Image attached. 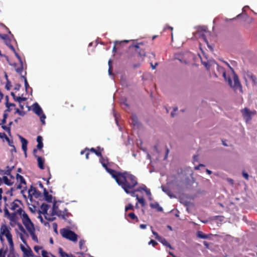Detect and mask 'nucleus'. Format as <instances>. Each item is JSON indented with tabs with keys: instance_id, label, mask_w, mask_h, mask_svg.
Masks as SVG:
<instances>
[{
	"instance_id": "obj_1",
	"label": "nucleus",
	"mask_w": 257,
	"mask_h": 257,
	"mask_svg": "<svg viewBox=\"0 0 257 257\" xmlns=\"http://www.w3.org/2000/svg\"><path fill=\"white\" fill-rule=\"evenodd\" d=\"M100 162L102 166L105 168L106 171L115 179L118 185L121 186L125 192H128V188H134L138 184L136 177L130 173L127 172L123 173L116 172L107 168V159H105L101 157Z\"/></svg>"
},
{
	"instance_id": "obj_9",
	"label": "nucleus",
	"mask_w": 257,
	"mask_h": 257,
	"mask_svg": "<svg viewBox=\"0 0 257 257\" xmlns=\"http://www.w3.org/2000/svg\"><path fill=\"white\" fill-rule=\"evenodd\" d=\"M20 237L22 241L25 244V245L21 244L20 248L22 252H23L24 257H31L33 255V253L31 248L26 244V241L24 239V236L21 233L20 235Z\"/></svg>"
},
{
	"instance_id": "obj_37",
	"label": "nucleus",
	"mask_w": 257,
	"mask_h": 257,
	"mask_svg": "<svg viewBox=\"0 0 257 257\" xmlns=\"http://www.w3.org/2000/svg\"><path fill=\"white\" fill-rule=\"evenodd\" d=\"M6 105L7 107L8 108L7 111H11V108H10L11 107L15 106V104L11 103H9V102H6Z\"/></svg>"
},
{
	"instance_id": "obj_52",
	"label": "nucleus",
	"mask_w": 257,
	"mask_h": 257,
	"mask_svg": "<svg viewBox=\"0 0 257 257\" xmlns=\"http://www.w3.org/2000/svg\"><path fill=\"white\" fill-rule=\"evenodd\" d=\"M43 147V143H38L37 148L39 150L41 149Z\"/></svg>"
},
{
	"instance_id": "obj_5",
	"label": "nucleus",
	"mask_w": 257,
	"mask_h": 257,
	"mask_svg": "<svg viewBox=\"0 0 257 257\" xmlns=\"http://www.w3.org/2000/svg\"><path fill=\"white\" fill-rule=\"evenodd\" d=\"M11 230L12 228L8 225L2 224L0 227V240L4 242L6 239L9 244L10 250L13 251L14 250V243Z\"/></svg>"
},
{
	"instance_id": "obj_60",
	"label": "nucleus",
	"mask_w": 257,
	"mask_h": 257,
	"mask_svg": "<svg viewBox=\"0 0 257 257\" xmlns=\"http://www.w3.org/2000/svg\"><path fill=\"white\" fill-rule=\"evenodd\" d=\"M11 94L13 96L14 99L16 101L17 97L15 95V93L12 92H11Z\"/></svg>"
},
{
	"instance_id": "obj_53",
	"label": "nucleus",
	"mask_w": 257,
	"mask_h": 257,
	"mask_svg": "<svg viewBox=\"0 0 257 257\" xmlns=\"http://www.w3.org/2000/svg\"><path fill=\"white\" fill-rule=\"evenodd\" d=\"M16 113H18L20 115H23V112L22 111L20 110L18 108L16 109Z\"/></svg>"
},
{
	"instance_id": "obj_47",
	"label": "nucleus",
	"mask_w": 257,
	"mask_h": 257,
	"mask_svg": "<svg viewBox=\"0 0 257 257\" xmlns=\"http://www.w3.org/2000/svg\"><path fill=\"white\" fill-rule=\"evenodd\" d=\"M149 244H152L153 246H155L156 244H157V242L154 240H151L149 242Z\"/></svg>"
},
{
	"instance_id": "obj_10",
	"label": "nucleus",
	"mask_w": 257,
	"mask_h": 257,
	"mask_svg": "<svg viewBox=\"0 0 257 257\" xmlns=\"http://www.w3.org/2000/svg\"><path fill=\"white\" fill-rule=\"evenodd\" d=\"M20 218H21L23 224L25 226L28 232L32 231V230L35 229L34 224L27 213L23 214V215Z\"/></svg>"
},
{
	"instance_id": "obj_49",
	"label": "nucleus",
	"mask_w": 257,
	"mask_h": 257,
	"mask_svg": "<svg viewBox=\"0 0 257 257\" xmlns=\"http://www.w3.org/2000/svg\"><path fill=\"white\" fill-rule=\"evenodd\" d=\"M7 117V115L6 113H5L4 114V118L2 120V124H4L6 122Z\"/></svg>"
},
{
	"instance_id": "obj_64",
	"label": "nucleus",
	"mask_w": 257,
	"mask_h": 257,
	"mask_svg": "<svg viewBox=\"0 0 257 257\" xmlns=\"http://www.w3.org/2000/svg\"><path fill=\"white\" fill-rule=\"evenodd\" d=\"M200 166H203L202 164H200L199 166H197L195 167V169L196 170L199 169V167H200Z\"/></svg>"
},
{
	"instance_id": "obj_61",
	"label": "nucleus",
	"mask_w": 257,
	"mask_h": 257,
	"mask_svg": "<svg viewBox=\"0 0 257 257\" xmlns=\"http://www.w3.org/2000/svg\"><path fill=\"white\" fill-rule=\"evenodd\" d=\"M140 226L141 229H145L147 227V225L145 224H141Z\"/></svg>"
},
{
	"instance_id": "obj_44",
	"label": "nucleus",
	"mask_w": 257,
	"mask_h": 257,
	"mask_svg": "<svg viewBox=\"0 0 257 257\" xmlns=\"http://www.w3.org/2000/svg\"><path fill=\"white\" fill-rule=\"evenodd\" d=\"M128 216L133 219H137V217L134 213H130L128 214Z\"/></svg>"
},
{
	"instance_id": "obj_32",
	"label": "nucleus",
	"mask_w": 257,
	"mask_h": 257,
	"mask_svg": "<svg viewBox=\"0 0 257 257\" xmlns=\"http://www.w3.org/2000/svg\"><path fill=\"white\" fill-rule=\"evenodd\" d=\"M6 78L7 80V83L6 84L5 87L7 90H10L11 87V84L10 81L8 79V76L7 74L5 75Z\"/></svg>"
},
{
	"instance_id": "obj_8",
	"label": "nucleus",
	"mask_w": 257,
	"mask_h": 257,
	"mask_svg": "<svg viewBox=\"0 0 257 257\" xmlns=\"http://www.w3.org/2000/svg\"><path fill=\"white\" fill-rule=\"evenodd\" d=\"M61 235L73 242H76L77 240V235L73 231L68 229L63 228L60 230Z\"/></svg>"
},
{
	"instance_id": "obj_27",
	"label": "nucleus",
	"mask_w": 257,
	"mask_h": 257,
	"mask_svg": "<svg viewBox=\"0 0 257 257\" xmlns=\"http://www.w3.org/2000/svg\"><path fill=\"white\" fill-rule=\"evenodd\" d=\"M127 191L128 192H125L126 193L130 194L132 196L136 197L137 195L136 194V192H138L137 189L134 190H133V188H128Z\"/></svg>"
},
{
	"instance_id": "obj_26",
	"label": "nucleus",
	"mask_w": 257,
	"mask_h": 257,
	"mask_svg": "<svg viewBox=\"0 0 257 257\" xmlns=\"http://www.w3.org/2000/svg\"><path fill=\"white\" fill-rule=\"evenodd\" d=\"M85 241L83 239H81L79 241V247L80 249H81L83 251H86V247L84 246Z\"/></svg>"
},
{
	"instance_id": "obj_40",
	"label": "nucleus",
	"mask_w": 257,
	"mask_h": 257,
	"mask_svg": "<svg viewBox=\"0 0 257 257\" xmlns=\"http://www.w3.org/2000/svg\"><path fill=\"white\" fill-rule=\"evenodd\" d=\"M14 52L16 56L17 57V58L19 60V61L20 63H22V62H23V61L22 60V58L20 56V55L16 51H15Z\"/></svg>"
},
{
	"instance_id": "obj_38",
	"label": "nucleus",
	"mask_w": 257,
	"mask_h": 257,
	"mask_svg": "<svg viewBox=\"0 0 257 257\" xmlns=\"http://www.w3.org/2000/svg\"><path fill=\"white\" fill-rule=\"evenodd\" d=\"M108 65H109V69H108V73L109 75H111V71H112V65H111V60H109L108 61Z\"/></svg>"
},
{
	"instance_id": "obj_57",
	"label": "nucleus",
	"mask_w": 257,
	"mask_h": 257,
	"mask_svg": "<svg viewBox=\"0 0 257 257\" xmlns=\"http://www.w3.org/2000/svg\"><path fill=\"white\" fill-rule=\"evenodd\" d=\"M227 181L231 184L232 185L233 183V180L230 178H227Z\"/></svg>"
},
{
	"instance_id": "obj_28",
	"label": "nucleus",
	"mask_w": 257,
	"mask_h": 257,
	"mask_svg": "<svg viewBox=\"0 0 257 257\" xmlns=\"http://www.w3.org/2000/svg\"><path fill=\"white\" fill-rule=\"evenodd\" d=\"M44 196L46 200H47L48 202H51L52 197L51 195L48 194V193L46 192L44 193Z\"/></svg>"
},
{
	"instance_id": "obj_45",
	"label": "nucleus",
	"mask_w": 257,
	"mask_h": 257,
	"mask_svg": "<svg viewBox=\"0 0 257 257\" xmlns=\"http://www.w3.org/2000/svg\"><path fill=\"white\" fill-rule=\"evenodd\" d=\"M152 232L153 234L155 236V237L156 239L159 240L161 238V237H160L159 236L158 233L154 231L153 229H152Z\"/></svg>"
},
{
	"instance_id": "obj_50",
	"label": "nucleus",
	"mask_w": 257,
	"mask_h": 257,
	"mask_svg": "<svg viewBox=\"0 0 257 257\" xmlns=\"http://www.w3.org/2000/svg\"><path fill=\"white\" fill-rule=\"evenodd\" d=\"M0 257H5V253L3 249H0Z\"/></svg>"
},
{
	"instance_id": "obj_42",
	"label": "nucleus",
	"mask_w": 257,
	"mask_h": 257,
	"mask_svg": "<svg viewBox=\"0 0 257 257\" xmlns=\"http://www.w3.org/2000/svg\"><path fill=\"white\" fill-rule=\"evenodd\" d=\"M133 208H134L132 204H130L129 205H128L127 206H126L125 207V211H127L128 210L133 209Z\"/></svg>"
},
{
	"instance_id": "obj_33",
	"label": "nucleus",
	"mask_w": 257,
	"mask_h": 257,
	"mask_svg": "<svg viewBox=\"0 0 257 257\" xmlns=\"http://www.w3.org/2000/svg\"><path fill=\"white\" fill-rule=\"evenodd\" d=\"M128 42V40H124L123 41H115L114 42V46H113V52H115L116 51V45L117 44H120V43H122V42L127 43Z\"/></svg>"
},
{
	"instance_id": "obj_11",
	"label": "nucleus",
	"mask_w": 257,
	"mask_h": 257,
	"mask_svg": "<svg viewBox=\"0 0 257 257\" xmlns=\"http://www.w3.org/2000/svg\"><path fill=\"white\" fill-rule=\"evenodd\" d=\"M33 111L39 116L40 120L43 125L45 124V119L46 118L45 114L44 113L42 108L37 103H35L33 105Z\"/></svg>"
},
{
	"instance_id": "obj_4",
	"label": "nucleus",
	"mask_w": 257,
	"mask_h": 257,
	"mask_svg": "<svg viewBox=\"0 0 257 257\" xmlns=\"http://www.w3.org/2000/svg\"><path fill=\"white\" fill-rule=\"evenodd\" d=\"M227 71V82L230 88L236 93H243L242 85L239 80L237 74L234 72L233 69L227 62H226V71Z\"/></svg>"
},
{
	"instance_id": "obj_34",
	"label": "nucleus",
	"mask_w": 257,
	"mask_h": 257,
	"mask_svg": "<svg viewBox=\"0 0 257 257\" xmlns=\"http://www.w3.org/2000/svg\"><path fill=\"white\" fill-rule=\"evenodd\" d=\"M6 140L8 142V144H9V146L10 147H13V150L16 151V148L14 146V145H13V141H11L8 137H6Z\"/></svg>"
},
{
	"instance_id": "obj_20",
	"label": "nucleus",
	"mask_w": 257,
	"mask_h": 257,
	"mask_svg": "<svg viewBox=\"0 0 257 257\" xmlns=\"http://www.w3.org/2000/svg\"><path fill=\"white\" fill-rule=\"evenodd\" d=\"M150 206L153 208H155V209H156L157 211H163V208L162 207H161L159 204H158V203L157 202H155V203H151L150 204Z\"/></svg>"
},
{
	"instance_id": "obj_35",
	"label": "nucleus",
	"mask_w": 257,
	"mask_h": 257,
	"mask_svg": "<svg viewBox=\"0 0 257 257\" xmlns=\"http://www.w3.org/2000/svg\"><path fill=\"white\" fill-rule=\"evenodd\" d=\"M22 77L23 78H24V79L25 89H26V90L27 91L28 88L29 87V84L28 83L27 78H26V77L25 76H22Z\"/></svg>"
},
{
	"instance_id": "obj_55",
	"label": "nucleus",
	"mask_w": 257,
	"mask_h": 257,
	"mask_svg": "<svg viewBox=\"0 0 257 257\" xmlns=\"http://www.w3.org/2000/svg\"><path fill=\"white\" fill-rule=\"evenodd\" d=\"M57 224L56 223H53V227L54 228V231L57 233Z\"/></svg>"
},
{
	"instance_id": "obj_39",
	"label": "nucleus",
	"mask_w": 257,
	"mask_h": 257,
	"mask_svg": "<svg viewBox=\"0 0 257 257\" xmlns=\"http://www.w3.org/2000/svg\"><path fill=\"white\" fill-rule=\"evenodd\" d=\"M103 150V149H100V148H98V150H96V151L95 152V154L97 156H101V151Z\"/></svg>"
},
{
	"instance_id": "obj_22",
	"label": "nucleus",
	"mask_w": 257,
	"mask_h": 257,
	"mask_svg": "<svg viewBox=\"0 0 257 257\" xmlns=\"http://www.w3.org/2000/svg\"><path fill=\"white\" fill-rule=\"evenodd\" d=\"M136 199L138 202L140 203L142 207H144L145 205V200L144 197H140L138 195H136Z\"/></svg>"
},
{
	"instance_id": "obj_6",
	"label": "nucleus",
	"mask_w": 257,
	"mask_h": 257,
	"mask_svg": "<svg viewBox=\"0 0 257 257\" xmlns=\"http://www.w3.org/2000/svg\"><path fill=\"white\" fill-rule=\"evenodd\" d=\"M4 213L5 216L9 220L11 226L14 227L18 224L19 217H20L19 214L14 212L10 213L7 208L4 209Z\"/></svg>"
},
{
	"instance_id": "obj_62",
	"label": "nucleus",
	"mask_w": 257,
	"mask_h": 257,
	"mask_svg": "<svg viewBox=\"0 0 257 257\" xmlns=\"http://www.w3.org/2000/svg\"><path fill=\"white\" fill-rule=\"evenodd\" d=\"M167 28H168V29H170L171 31L173 30V28L171 27H170V26H166L165 28H164V29L165 30H166Z\"/></svg>"
},
{
	"instance_id": "obj_23",
	"label": "nucleus",
	"mask_w": 257,
	"mask_h": 257,
	"mask_svg": "<svg viewBox=\"0 0 257 257\" xmlns=\"http://www.w3.org/2000/svg\"><path fill=\"white\" fill-rule=\"evenodd\" d=\"M20 65L19 67L16 68L15 70H16V72L18 73L21 75V76H23L22 75V72H23V67H24L23 63V62H22V63H20Z\"/></svg>"
},
{
	"instance_id": "obj_16",
	"label": "nucleus",
	"mask_w": 257,
	"mask_h": 257,
	"mask_svg": "<svg viewBox=\"0 0 257 257\" xmlns=\"http://www.w3.org/2000/svg\"><path fill=\"white\" fill-rule=\"evenodd\" d=\"M11 179L8 178V177L7 176H4L3 177V180L5 184L11 186L13 184L14 182L13 181L12 176H11Z\"/></svg>"
},
{
	"instance_id": "obj_7",
	"label": "nucleus",
	"mask_w": 257,
	"mask_h": 257,
	"mask_svg": "<svg viewBox=\"0 0 257 257\" xmlns=\"http://www.w3.org/2000/svg\"><path fill=\"white\" fill-rule=\"evenodd\" d=\"M23 204L19 200H15L12 203H11L10 206V209L14 212L17 213L19 214L21 217L23 214L26 213L25 211L22 208Z\"/></svg>"
},
{
	"instance_id": "obj_51",
	"label": "nucleus",
	"mask_w": 257,
	"mask_h": 257,
	"mask_svg": "<svg viewBox=\"0 0 257 257\" xmlns=\"http://www.w3.org/2000/svg\"><path fill=\"white\" fill-rule=\"evenodd\" d=\"M19 229L21 231L23 232L24 233L25 232V230L24 228L23 227V226L21 224H19Z\"/></svg>"
},
{
	"instance_id": "obj_12",
	"label": "nucleus",
	"mask_w": 257,
	"mask_h": 257,
	"mask_svg": "<svg viewBox=\"0 0 257 257\" xmlns=\"http://www.w3.org/2000/svg\"><path fill=\"white\" fill-rule=\"evenodd\" d=\"M241 112L243 117L246 118L247 120L250 119L251 115L253 114L252 111H251L248 108L246 107L241 109Z\"/></svg>"
},
{
	"instance_id": "obj_17",
	"label": "nucleus",
	"mask_w": 257,
	"mask_h": 257,
	"mask_svg": "<svg viewBox=\"0 0 257 257\" xmlns=\"http://www.w3.org/2000/svg\"><path fill=\"white\" fill-rule=\"evenodd\" d=\"M162 190L165 192L170 198H174L175 196L171 192L167 186H162Z\"/></svg>"
},
{
	"instance_id": "obj_63",
	"label": "nucleus",
	"mask_w": 257,
	"mask_h": 257,
	"mask_svg": "<svg viewBox=\"0 0 257 257\" xmlns=\"http://www.w3.org/2000/svg\"><path fill=\"white\" fill-rule=\"evenodd\" d=\"M3 94L2 92H0V101H1V100L3 99Z\"/></svg>"
},
{
	"instance_id": "obj_25",
	"label": "nucleus",
	"mask_w": 257,
	"mask_h": 257,
	"mask_svg": "<svg viewBox=\"0 0 257 257\" xmlns=\"http://www.w3.org/2000/svg\"><path fill=\"white\" fill-rule=\"evenodd\" d=\"M158 240L160 242H161L163 245L168 246L170 248H171L170 244L168 242V241L165 238L161 237Z\"/></svg>"
},
{
	"instance_id": "obj_18",
	"label": "nucleus",
	"mask_w": 257,
	"mask_h": 257,
	"mask_svg": "<svg viewBox=\"0 0 257 257\" xmlns=\"http://www.w3.org/2000/svg\"><path fill=\"white\" fill-rule=\"evenodd\" d=\"M37 158V161L38 164V166L41 169H44V160L41 157L36 156Z\"/></svg>"
},
{
	"instance_id": "obj_30",
	"label": "nucleus",
	"mask_w": 257,
	"mask_h": 257,
	"mask_svg": "<svg viewBox=\"0 0 257 257\" xmlns=\"http://www.w3.org/2000/svg\"><path fill=\"white\" fill-rule=\"evenodd\" d=\"M41 255H42L43 257H55L51 253L48 252L46 250L43 251V253Z\"/></svg>"
},
{
	"instance_id": "obj_31",
	"label": "nucleus",
	"mask_w": 257,
	"mask_h": 257,
	"mask_svg": "<svg viewBox=\"0 0 257 257\" xmlns=\"http://www.w3.org/2000/svg\"><path fill=\"white\" fill-rule=\"evenodd\" d=\"M247 75L250 78V79L252 80V82L254 84H255L256 83V77L254 75H253L252 73H251L248 74Z\"/></svg>"
},
{
	"instance_id": "obj_19",
	"label": "nucleus",
	"mask_w": 257,
	"mask_h": 257,
	"mask_svg": "<svg viewBox=\"0 0 257 257\" xmlns=\"http://www.w3.org/2000/svg\"><path fill=\"white\" fill-rule=\"evenodd\" d=\"M34 249L38 255L42 254L43 253V251H45V250L43 249L42 247L39 245H35L34 247Z\"/></svg>"
},
{
	"instance_id": "obj_36",
	"label": "nucleus",
	"mask_w": 257,
	"mask_h": 257,
	"mask_svg": "<svg viewBox=\"0 0 257 257\" xmlns=\"http://www.w3.org/2000/svg\"><path fill=\"white\" fill-rule=\"evenodd\" d=\"M197 236L200 238H206L207 237V235L203 233L201 231H198L197 233Z\"/></svg>"
},
{
	"instance_id": "obj_46",
	"label": "nucleus",
	"mask_w": 257,
	"mask_h": 257,
	"mask_svg": "<svg viewBox=\"0 0 257 257\" xmlns=\"http://www.w3.org/2000/svg\"><path fill=\"white\" fill-rule=\"evenodd\" d=\"M37 141L38 142V143H43L42 141H43V138L42 137L39 136L37 137Z\"/></svg>"
},
{
	"instance_id": "obj_14",
	"label": "nucleus",
	"mask_w": 257,
	"mask_h": 257,
	"mask_svg": "<svg viewBox=\"0 0 257 257\" xmlns=\"http://www.w3.org/2000/svg\"><path fill=\"white\" fill-rule=\"evenodd\" d=\"M19 138L20 139V141L22 143V149L24 151L25 156H27L28 141H27V140H26L25 138H24L21 136H19Z\"/></svg>"
},
{
	"instance_id": "obj_48",
	"label": "nucleus",
	"mask_w": 257,
	"mask_h": 257,
	"mask_svg": "<svg viewBox=\"0 0 257 257\" xmlns=\"http://www.w3.org/2000/svg\"><path fill=\"white\" fill-rule=\"evenodd\" d=\"M202 62L203 64L206 67V68L207 69H209V67H210L209 63L206 62H205V61L204 62L202 61Z\"/></svg>"
},
{
	"instance_id": "obj_29",
	"label": "nucleus",
	"mask_w": 257,
	"mask_h": 257,
	"mask_svg": "<svg viewBox=\"0 0 257 257\" xmlns=\"http://www.w3.org/2000/svg\"><path fill=\"white\" fill-rule=\"evenodd\" d=\"M216 67L218 71L220 72L223 78H225V70L223 67H219L218 65L216 64Z\"/></svg>"
},
{
	"instance_id": "obj_41",
	"label": "nucleus",
	"mask_w": 257,
	"mask_h": 257,
	"mask_svg": "<svg viewBox=\"0 0 257 257\" xmlns=\"http://www.w3.org/2000/svg\"><path fill=\"white\" fill-rule=\"evenodd\" d=\"M242 176L246 179V180H248V178H249V175L248 174L244 172V171H243L242 172Z\"/></svg>"
},
{
	"instance_id": "obj_21",
	"label": "nucleus",
	"mask_w": 257,
	"mask_h": 257,
	"mask_svg": "<svg viewBox=\"0 0 257 257\" xmlns=\"http://www.w3.org/2000/svg\"><path fill=\"white\" fill-rule=\"evenodd\" d=\"M31 235L32 239L35 242L38 243V239L37 236L35 234V229L34 230H32V231L28 232Z\"/></svg>"
},
{
	"instance_id": "obj_58",
	"label": "nucleus",
	"mask_w": 257,
	"mask_h": 257,
	"mask_svg": "<svg viewBox=\"0 0 257 257\" xmlns=\"http://www.w3.org/2000/svg\"><path fill=\"white\" fill-rule=\"evenodd\" d=\"M21 85L19 84H16L15 87V89L16 90H19L20 88Z\"/></svg>"
},
{
	"instance_id": "obj_2",
	"label": "nucleus",
	"mask_w": 257,
	"mask_h": 257,
	"mask_svg": "<svg viewBox=\"0 0 257 257\" xmlns=\"http://www.w3.org/2000/svg\"><path fill=\"white\" fill-rule=\"evenodd\" d=\"M39 212L40 215L38 216V218L41 222H44L45 226H46L47 222L43 221L41 214H43L45 218L49 221H53L56 218V216H60L61 214L55 204H53L52 207H51L50 205L47 204H42L39 209Z\"/></svg>"
},
{
	"instance_id": "obj_3",
	"label": "nucleus",
	"mask_w": 257,
	"mask_h": 257,
	"mask_svg": "<svg viewBox=\"0 0 257 257\" xmlns=\"http://www.w3.org/2000/svg\"><path fill=\"white\" fill-rule=\"evenodd\" d=\"M194 37L199 41L205 42L208 48L211 51L213 49V44L215 41V38L212 35L205 26H200L197 28L195 32L194 33Z\"/></svg>"
},
{
	"instance_id": "obj_54",
	"label": "nucleus",
	"mask_w": 257,
	"mask_h": 257,
	"mask_svg": "<svg viewBox=\"0 0 257 257\" xmlns=\"http://www.w3.org/2000/svg\"><path fill=\"white\" fill-rule=\"evenodd\" d=\"M2 127H3V128L4 130H5L6 131H10V127H8V126H7L6 125H2Z\"/></svg>"
},
{
	"instance_id": "obj_15",
	"label": "nucleus",
	"mask_w": 257,
	"mask_h": 257,
	"mask_svg": "<svg viewBox=\"0 0 257 257\" xmlns=\"http://www.w3.org/2000/svg\"><path fill=\"white\" fill-rule=\"evenodd\" d=\"M16 178L18 182L19 183L18 187L19 188H24L26 185V182L23 176L17 174Z\"/></svg>"
},
{
	"instance_id": "obj_43",
	"label": "nucleus",
	"mask_w": 257,
	"mask_h": 257,
	"mask_svg": "<svg viewBox=\"0 0 257 257\" xmlns=\"http://www.w3.org/2000/svg\"><path fill=\"white\" fill-rule=\"evenodd\" d=\"M25 100H26V98L24 97H17L16 101H18L19 102H21V101Z\"/></svg>"
},
{
	"instance_id": "obj_56",
	"label": "nucleus",
	"mask_w": 257,
	"mask_h": 257,
	"mask_svg": "<svg viewBox=\"0 0 257 257\" xmlns=\"http://www.w3.org/2000/svg\"><path fill=\"white\" fill-rule=\"evenodd\" d=\"M7 136L5 133H0V138H5L6 139Z\"/></svg>"
},
{
	"instance_id": "obj_59",
	"label": "nucleus",
	"mask_w": 257,
	"mask_h": 257,
	"mask_svg": "<svg viewBox=\"0 0 257 257\" xmlns=\"http://www.w3.org/2000/svg\"><path fill=\"white\" fill-rule=\"evenodd\" d=\"M7 45L9 46V47L10 48V49L13 51V52H15L16 51H15V49L14 48V47L11 45H9L8 43H7Z\"/></svg>"
},
{
	"instance_id": "obj_24",
	"label": "nucleus",
	"mask_w": 257,
	"mask_h": 257,
	"mask_svg": "<svg viewBox=\"0 0 257 257\" xmlns=\"http://www.w3.org/2000/svg\"><path fill=\"white\" fill-rule=\"evenodd\" d=\"M14 167V166H7L6 168L3 171L4 174L7 175H10L11 172Z\"/></svg>"
},
{
	"instance_id": "obj_13",
	"label": "nucleus",
	"mask_w": 257,
	"mask_h": 257,
	"mask_svg": "<svg viewBox=\"0 0 257 257\" xmlns=\"http://www.w3.org/2000/svg\"><path fill=\"white\" fill-rule=\"evenodd\" d=\"M142 190H144V191H145L147 195L148 196L149 199L151 200H152V198H151V191H150V190L149 189H148L147 188V187L145 185H143V184L141 185L137 189V191H138V192H141Z\"/></svg>"
}]
</instances>
